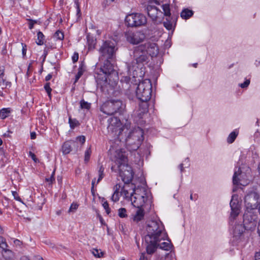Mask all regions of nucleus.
<instances>
[{"mask_svg": "<svg viewBox=\"0 0 260 260\" xmlns=\"http://www.w3.org/2000/svg\"><path fill=\"white\" fill-rule=\"evenodd\" d=\"M79 205L76 203H72L69 209V212H74L78 208Z\"/></svg>", "mask_w": 260, "mask_h": 260, "instance_id": "c03bdc74", "label": "nucleus"}, {"mask_svg": "<svg viewBox=\"0 0 260 260\" xmlns=\"http://www.w3.org/2000/svg\"><path fill=\"white\" fill-rule=\"evenodd\" d=\"M257 231H258V233L259 234V236H260V224H258V225Z\"/></svg>", "mask_w": 260, "mask_h": 260, "instance_id": "774afa93", "label": "nucleus"}, {"mask_svg": "<svg viewBox=\"0 0 260 260\" xmlns=\"http://www.w3.org/2000/svg\"><path fill=\"white\" fill-rule=\"evenodd\" d=\"M104 171V168L102 166H101L99 167V170L98 171L99 178L97 180L96 184H98L103 179V178L104 177V173H103Z\"/></svg>", "mask_w": 260, "mask_h": 260, "instance_id": "c9c22d12", "label": "nucleus"}, {"mask_svg": "<svg viewBox=\"0 0 260 260\" xmlns=\"http://www.w3.org/2000/svg\"><path fill=\"white\" fill-rule=\"evenodd\" d=\"M27 20L29 22H32L34 24L37 23V20H34L30 19H27Z\"/></svg>", "mask_w": 260, "mask_h": 260, "instance_id": "338daca9", "label": "nucleus"}, {"mask_svg": "<svg viewBox=\"0 0 260 260\" xmlns=\"http://www.w3.org/2000/svg\"><path fill=\"white\" fill-rule=\"evenodd\" d=\"M146 10L148 15L155 23L160 24L162 22L163 13L156 7L148 5L147 6Z\"/></svg>", "mask_w": 260, "mask_h": 260, "instance_id": "4468645a", "label": "nucleus"}, {"mask_svg": "<svg viewBox=\"0 0 260 260\" xmlns=\"http://www.w3.org/2000/svg\"><path fill=\"white\" fill-rule=\"evenodd\" d=\"M249 84H250V80L246 79L244 83L240 84V86L243 88H246L247 87H248V86L249 85Z\"/></svg>", "mask_w": 260, "mask_h": 260, "instance_id": "a18cd8bd", "label": "nucleus"}, {"mask_svg": "<svg viewBox=\"0 0 260 260\" xmlns=\"http://www.w3.org/2000/svg\"><path fill=\"white\" fill-rule=\"evenodd\" d=\"M12 192V194L14 196V198L15 200H16L17 201L21 200L20 197H18V193H17L16 191H13Z\"/></svg>", "mask_w": 260, "mask_h": 260, "instance_id": "3c124183", "label": "nucleus"}, {"mask_svg": "<svg viewBox=\"0 0 260 260\" xmlns=\"http://www.w3.org/2000/svg\"><path fill=\"white\" fill-rule=\"evenodd\" d=\"M140 183L141 185H145V181L144 180V179L143 178H141L140 179Z\"/></svg>", "mask_w": 260, "mask_h": 260, "instance_id": "69168bd1", "label": "nucleus"}, {"mask_svg": "<svg viewBox=\"0 0 260 260\" xmlns=\"http://www.w3.org/2000/svg\"><path fill=\"white\" fill-rule=\"evenodd\" d=\"M111 200L113 202H116L119 200V192L117 191H115L112 196L111 197Z\"/></svg>", "mask_w": 260, "mask_h": 260, "instance_id": "37998d69", "label": "nucleus"}, {"mask_svg": "<svg viewBox=\"0 0 260 260\" xmlns=\"http://www.w3.org/2000/svg\"><path fill=\"white\" fill-rule=\"evenodd\" d=\"M116 43L114 40H107L101 46L99 51L102 56L107 59H112L117 50Z\"/></svg>", "mask_w": 260, "mask_h": 260, "instance_id": "6e6552de", "label": "nucleus"}, {"mask_svg": "<svg viewBox=\"0 0 260 260\" xmlns=\"http://www.w3.org/2000/svg\"><path fill=\"white\" fill-rule=\"evenodd\" d=\"M29 155L35 162H37L38 161V159H37L36 155L34 153H32L31 151H29Z\"/></svg>", "mask_w": 260, "mask_h": 260, "instance_id": "09e8293b", "label": "nucleus"}, {"mask_svg": "<svg viewBox=\"0 0 260 260\" xmlns=\"http://www.w3.org/2000/svg\"><path fill=\"white\" fill-rule=\"evenodd\" d=\"M139 260H147V258L145 256V254L142 253L141 254Z\"/></svg>", "mask_w": 260, "mask_h": 260, "instance_id": "5fc2aeb1", "label": "nucleus"}, {"mask_svg": "<svg viewBox=\"0 0 260 260\" xmlns=\"http://www.w3.org/2000/svg\"><path fill=\"white\" fill-rule=\"evenodd\" d=\"M193 11L187 9L183 10L181 13V17L184 19H187L192 16Z\"/></svg>", "mask_w": 260, "mask_h": 260, "instance_id": "bb28decb", "label": "nucleus"}, {"mask_svg": "<svg viewBox=\"0 0 260 260\" xmlns=\"http://www.w3.org/2000/svg\"><path fill=\"white\" fill-rule=\"evenodd\" d=\"M34 24L32 22H29V28L31 29L34 27Z\"/></svg>", "mask_w": 260, "mask_h": 260, "instance_id": "680f3d73", "label": "nucleus"}, {"mask_svg": "<svg viewBox=\"0 0 260 260\" xmlns=\"http://www.w3.org/2000/svg\"><path fill=\"white\" fill-rule=\"evenodd\" d=\"M122 103L120 100H112L105 103L101 107V110L107 115H113L122 107Z\"/></svg>", "mask_w": 260, "mask_h": 260, "instance_id": "9b49d317", "label": "nucleus"}, {"mask_svg": "<svg viewBox=\"0 0 260 260\" xmlns=\"http://www.w3.org/2000/svg\"><path fill=\"white\" fill-rule=\"evenodd\" d=\"M20 260H30V259L27 256L23 255L21 257Z\"/></svg>", "mask_w": 260, "mask_h": 260, "instance_id": "bf43d9fd", "label": "nucleus"}, {"mask_svg": "<svg viewBox=\"0 0 260 260\" xmlns=\"http://www.w3.org/2000/svg\"><path fill=\"white\" fill-rule=\"evenodd\" d=\"M31 64L30 63L28 67V68H27V75H28L29 72H31L32 71V69H31Z\"/></svg>", "mask_w": 260, "mask_h": 260, "instance_id": "13d9d810", "label": "nucleus"}, {"mask_svg": "<svg viewBox=\"0 0 260 260\" xmlns=\"http://www.w3.org/2000/svg\"><path fill=\"white\" fill-rule=\"evenodd\" d=\"M115 0H106L107 5H110L112 3L114 2Z\"/></svg>", "mask_w": 260, "mask_h": 260, "instance_id": "e2e57ef3", "label": "nucleus"}, {"mask_svg": "<svg viewBox=\"0 0 260 260\" xmlns=\"http://www.w3.org/2000/svg\"><path fill=\"white\" fill-rule=\"evenodd\" d=\"M71 142H66L62 146V151L64 154H68L71 151Z\"/></svg>", "mask_w": 260, "mask_h": 260, "instance_id": "c85d7f7f", "label": "nucleus"}, {"mask_svg": "<svg viewBox=\"0 0 260 260\" xmlns=\"http://www.w3.org/2000/svg\"><path fill=\"white\" fill-rule=\"evenodd\" d=\"M14 243L16 246L20 247L22 244V242L20 241L19 240L15 239L14 241Z\"/></svg>", "mask_w": 260, "mask_h": 260, "instance_id": "603ef678", "label": "nucleus"}, {"mask_svg": "<svg viewBox=\"0 0 260 260\" xmlns=\"http://www.w3.org/2000/svg\"><path fill=\"white\" fill-rule=\"evenodd\" d=\"M80 108L82 109H85L89 110L90 108L91 104L87 102H85L84 100H82L80 102Z\"/></svg>", "mask_w": 260, "mask_h": 260, "instance_id": "72a5a7b5", "label": "nucleus"}, {"mask_svg": "<svg viewBox=\"0 0 260 260\" xmlns=\"http://www.w3.org/2000/svg\"><path fill=\"white\" fill-rule=\"evenodd\" d=\"M85 70V66L84 64L83 63H81L79 66V68L78 69V72L77 75L75 77V83L77 82L79 78L81 77V76L83 75L84 72Z\"/></svg>", "mask_w": 260, "mask_h": 260, "instance_id": "393cba45", "label": "nucleus"}, {"mask_svg": "<svg viewBox=\"0 0 260 260\" xmlns=\"http://www.w3.org/2000/svg\"><path fill=\"white\" fill-rule=\"evenodd\" d=\"M161 241L157 243V248L159 247L163 250L169 251L171 249L172 245L171 242L169 240L167 242H163L160 243Z\"/></svg>", "mask_w": 260, "mask_h": 260, "instance_id": "5701e85b", "label": "nucleus"}, {"mask_svg": "<svg viewBox=\"0 0 260 260\" xmlns=\"http://www.w3.org/2000/svg\"><path fill=\"white\" fill-rule=\"evenodd\" d=\"M230 207L232 210L230 218L234 219L240 213V205L237 195L234 194L232 196L230 202Z\"/></svg>", "mask_w": 260, "mask_h": 260, "instance_id": "dca6fc26", "label": "nucleus"}, {"mask_svg": "<svg viewBox=\"0 0 260 260\" xmlns=\"http://www.w3.org/2000/svg\"><path fill=\"white\" fill-rule=\"evenodd\" d=\"M37 44L38 45H42L44 44V35L42 32L39 31L37 34Z\"/></svg>", "mask_w": 260, "mask_h": 260, "instance_id": "2f4dec72", "label": "nucleus"}, {"mask_svg": "<svg viewBox=\"0 0 260 260\" xmlns=\"http://www.w3.org/2000/svg\"><path fill=\"white\" fill-rule=\"evenodd\" d=\"M246 211H254L260 208V196L255 192L248 193L244 200Z\"/></svg>", "mask_w": 260, "mask_h": 260, "instance_id": "9d476101", "label": "nucleus"}, {"mask_svg": "<svg viewBox=\"0 0 260 260\" xmlns=\"http://www.w3.org/2000/svg\"><path fill=\"white\" fill-rule=\"evenodd\" d=\"M91 153V151L90 148L86 150L84 156V161L85 162H87L89 161Z\"/></svg>", "mask_w": 260, "mask_h": 260, "instance_id": "58836bf2", "label": "nucleus"}, {"mask_svg": "<svg viewBox=\"0 0 260 260\" xmlns=\"http://www.w3.org/2000/svg\"><path fill=\"white\" fill-rule=\"evenodd\" d=\"M77 140L80 142L81 144H84L85 142V137L83 136H79L77 138Z\"/></svg>", "mask_w": 260, "mask_h": 260, "instance_id": "8fccbe9b", "label": "nucleus"}, {"mask_svg": "<svg viewBox=\"0 0 260 260\" xmlns=\"http://www.w3.org/2000/svg\"><path fill=\"white\" fill-rule=\"evenodd\" d=\"M87 43L88 44V49L92 50L95 47L96 44V39L93 37H90L89 35L87 36Z\"/></svg>", "mask_w": 260, "mask_h": 260, "instance_id": "a878e982", "label": "nucleus"}, {"mask_svg": "<svg viewBox=\"0 0 260 260\" xmlns=\"http://www.w3.org/2000/svg\"><path fill=\"white\" fill-rule=\"evenodd\" d=\"M158 53V48L157 45L148 42L136 47L134 50L133 55L137 64H143L147 62L148 56H156Z\"/></svg>", "mask_w": 260, "mask_h": 260, "instance_id": "f03ea898", "label": "nucleus"}, {"mask_svg": "<svg viewBox=\"0 0 260 260\" xmlns=\"http://www.w3.org/2000/svg\"><path fill=\"white\" fill-rule=\"evenodd\" d=\"M107 129L108 133L114 138L121 141L122 137V132L125 129L124 126H121L120 120L116 117H110L108 120ZM127 130V128H126Z\"/></svg>", "mask_w": 260, "mask_h": 260, "instance_id": "39448f33", "label": "nucleus"}, {"mask_svg": "<svg viewBox=\"0 0 260 260\" xmlns=\"http://www.w3.org/2000/svg\"><path fill=\"white\" fill-rule=\"evenodd\" d=\"M79 58V55L78 53H74L72 56V60L74 63L77 62Z\"/></svg>", "mask_w": 260, "mask_h": 260, "instance_id": "de8ad7c7", "label": "nucleus"}, {"mask_svg": "<svg viewBox=\"0 0 260 260\" xmlns=\"http://www.w3.org/2000/svg\"><path fill=\"white\" fill-rule=\"evenodd\" d=\"M179 168H180V171L181 172H183L184 171V168H183V164H181L180 165H179Z\"/></svg>", "mask_w": 260, "mask_h": 260, "instance_id": "0e129e2a", "label": "nucleus"}, {"mask_svg": "<svg viewBox=\"0 0 260 260\" xmlns=\"http://www.w3.org/2000/svg\"><path fill=\"white\" fill-rule=\"evenodd\" d=\"M102 202H103V206L104 208V209H105L107 213L108 214H109L110 212V209L109 207V204H108L107 201H105V199H103Z\"/></svg>", "mask_w": 260, "mask_h": 260, "instance_id": "ea45409f", "label": "nucleus"}, {"mask_svg": "<svg viewBox=\"0 0 260 260\" xmlns=\"http://www.w3.org/2000/svg\"><path fill=\"white\" fill-rule=\"evenodd\" d=\"M166 258H171V260H175V258L174 257V255L172 253H168L166 255Z\"/></svg>", "mask_w": 260, "mask_h": 260, "instance_id": "864d4df0", "label": "nucleus"}, {"mask_svg": "<svg viewBox=\"0 0 260 260\" xmlns=\"http://www.w3.org/2000/svg\"><path fill=\"white\" fill-rule=\"evenodd\" d=\"M92 253L96 257H102L104 255V252L102 251L101 249H93L92 250Z\"/></svg>", "mask_w": 260, "mask_h": 260, "instance_id": "473e14b6", "label": "nucleus"}, {"mask_svg": "<svg viewBox=\"0 0 260 260\" xmlns=\"http://www.w3.org/2000/svg\"><path fill=\"white\" fill-rule=\"evenodd\" d=\"M52 78V75L48 74L45 78L46 81H49Z\"/></svg>", "mask_w": 260, "mask_h": 260, "instance_id": "052dcab7", "label": "nucleus"}, {"mask_svg": "<svg viewBox=\"0 0 260 260\" xmlns=\"http://www.w3.org/2000/svg\"><path fill=\"white\" fill-rule=\"evenodd\" d=\"M257 215L253 211H246L243 215V224L247 230H252L255 228L257 223Z\"/></svg>", "mask_w": 260, "mask_h": 260, "instance_id": "f8f14e48", "label": "nucleus"}, {"mask_svg": "<svg viewBox=\"0 0 260 260\" xmlns=\"http://www.w3.org/2000/svg\"><path fill=\"white\" fill-rule=\"evenodd\" d=\"M238 136V133L236 131L232 132L229 136L227 139L228 143L231 144L232 143Z\"/></svg>", "mask_w": 260, "mask_h": 260, "instance_id": "7c9ffc66", "label": "nucleus"}, {"mask_svg": "<svg viewBox=\"0 0 260 260\" xmlns=\"http://www.w3.org/2000/svg\"><path fill=\"white\" fill-rule=\"evenodd\" d=\"M115 162L118 167L124 165L127 163V158L126 156L125 152L123 151L121 149L117 150L115 152L114 154Z\"/></svg>", "mask_w": 260, "mask_h": 260, "instance_id": "f3484780", "label": "nucleus"}, {"mask_svg": "<svg viewBox=\"0 0 260 260\" xmlns=\"http://www.w3.org/2000/svg\"><path fill=\"white\" fill-rule=\"evenodd\" d=\"M54 175L55 170L52 172L51 176L50 177L46 178L45 179L46 181L49 183V184H51L55 181Z\"/></svg>", "mask_w": 260, "mask_h": 260, "instance_id": "a19ab883", "label": "nucleus"}, {"mask_svg": "<svg viewBox=\"0 0 260 260\" xmlns=\"http://www.w3.org/2000/svg\"><path fill=\"white\" fill-rule=\"evenodd\" d=\"M44 88H45L46 91L47 92V93H48V96L50 98L51 97V92L52 91V89L50 88V83H47L44 86Z\"/></svg>", "mask_w": 260, "mask_h": 260, "instance_id": "79ce46f5", "label": "nucleus"}, {"mask_svg": "<svg viewBox=\"0 0 260 260\" xmlns=\"http://www.w3.org/2000/svg\"><path fill=\"white\" fill-rule=\"evenodd\" d=\"M115 78L114 84L117 78V73L114 69L113 64L107 59L104 62L103 66L101 67L99 73H98L96 79L100 83H108L110 84L111 78Z\"/></svg>", "mask_w": 260, "mask_h": 260, "instance_id": "20e7f679", "label": "nucleus"}, {"mask_svg": "<svg viewBox=\"0 0 260 260\" xmlns=\"http://www.w3.org/2000/svg\"><path fill=\"white\" fill-rule=\"evenodd\" d=\"M131 202L135 207L145 208L149 210L151 206L150 196L144 186L135 185L134 194H132Z\"/></svg>", "mask_w": 260, "mask_h": 260, "instance_id": "7ed1b4c3", "label": "nucleus"}, {"mask_svg": "<svg viewBox=\"0 0 260 260\" xmlns=\"http://www.w3.org/2000/svg\"><path fill=\"white\" fill-rule=\"evenodd\" d=\"M137 210L135 214L133 215V220L134 222H138L142 220L144 217V210H146L145 208L136 207Z\"/></svg>", "mask_w": 260, "mask_h": 260, "instance_id": "4be33fe9", "label": "nucleus"}, {"mask_svg": "<svg viewBox=\"0 0 260 260\" xmlns=\"http://www.w3.org/2000/svg\"><path fill=\"white\" fill-rule=\"evenodd\" d=\"M125 37L128 42L136 45L143 42L145 39L146 36L141 31H128L125 33Z\"/></svg>", "mask_w": 260, "mask_h": 260, "instance_id": "2eb2a0df", "label": "nucleus"}, {"mask_svg": "<svg viewBox=\"0 0 260 260\" xmlns=\"http://www.w3.org/2000/svg\"><path fill=\"white\" fill-rule=\"evenodd\" d=\"M21 45L22 46V52L23 56L24 57L26 55V50H27V46L26 44L24 43H21Z\"/></svg>", "mask_w": 260, "mask_h": 260, "instance_id": "49530a36", "label": "nucleus"}, {"mask_svg": "<svg viewBox=\"0 0 260 260\" xmlns=\"http://www.w3.org/2000/svg\"><path fill=\"white\" fill-rule=\"evenodd\" d=\"M162 7L164 11V12H162L164 16H171L170 5L169 4H165L162 6Z\"/></svg>", "mask_w": 260, "mask_h": 260, "instance_id": "c756f323", "label": "nucleus"}, {"mask_svg": "<svg viewBox=\"0 0 260 260\" xmlns=\"http://www.w3.org/2000/svg\"><path fill=\"white\" fill-rule=\"evenodd\" d=\"M147 235L145 237V241L147 244L146 251L148 254L153 253L156 248L157 243L165 240L167 235L164 226L159 220H151L147 226Z\"/></svg>", "mask_w": 260, "mask_h": 260, "instance_id": "f257e3e1", "label": "nucleus"}, {"mask_svg": "<svg viewBox=\"0 0 260 260\" xmlns=\"http://www.w3.org/2000/svg\"><path fill=\"white\" fill-rule=\"evenodd\" d=\"M245 175L243 174L240 170V169L239 168L237 171H235L233 177V182L235 185H244V183H242L243 180L244 179V176Z\"/></svg>", "mask_w": 260, "mask_h": 260, "instance_id": "aec40b11", "label": "nucleus"}, {"mask_svg": "<svg viewBox=\"0 0 260 260\" xmlns=\"http://www.w3.org/2000/svg\"><path fill=\"white\" fill-rule=\"evenodd\" d=\"M10 108H3L0 111V118L4 119L8 117L11 112Z\"/></svg>", "mask_w": 260, "mask_h": 260, "instance_id": "cd10ccee", "label": "nucleus"}, {"mask_svg": "<svg viewBox=\"0 0 260 260\" xmlns=\"http://www.w3.org/2000/svg\"><path fill=\"white\" fill-rule=\"evenodd\" d=\"M143 131L139 127L135 128L126 138V143L127 145L132 146V149L137 150L143 140Z\"/></svg>", "mask_w": 260, "mask_h": 260, "instance_id": "0eeeda50", "label": "nucleus"}, {"mask_svg": "<svg viewBox=\"0 0 260 260\" xmlns=\"http://www.w3.org/2000/svg\"><path fill=\"white\" fill-rule=\"evenodd\" d=\"M177 18L171 17V16L166 17L165 20L162 21L164 27L168 30H174L176 24Z\"/></svg>", "mask_w": 260, "mask_h": 260, "instance_id": "6ab92c4d", "label": "nucleus"}, {"mask_svg": "<svg viewBox=\"0 0 260 260\" xmlns=\"http://www.w3.org/2000/svg\"><path fill=\"white\" fill-rule=\"evenodd\" d=\"M8 246L5 238H4L3 237L0 236V248H2L6 253L10 254V255L8 257H6V259L9 260L13 258V253L11 250L7 249Z\"/></svg>", "mask_w": 260, "mask_h": 260, "instance_id": "412c9836", "label": "nucleus"}, {"mask_svg": "<svg viewBox=\"0 0 260 260\" xmlns=\"http://www.w3.org/2000/svg\"><path fill=\"white\" fill-rule=\"evenodd\" d=\"M53 37L57 40L61 41L64 38V35L62 31L57 30L54 34Z\"/></svg>", "mask_w": 260, "mask_h": 260, "instance_id": "f704fd0d", "label": "nucleus"}, {"mask_svg": "<svg viewBox=\"0 0 260 260\" xmlns=\"http://www.w3.org/2000/svg\"><path fill=\"white\" fill-rule=\"evenodd\" d=\"M129 186V183L126 184L123 187L121 190L122 194L124 195L125 198H130L131 200L132 194H134L135 187L133 188V192L129 193L127 188Z\"/></svg>", "mask_w": 260, "mask_h": 260, "instance_id": "b1692460", "label": "nucleus"}, {"mask_svg": "<svg viewBox=\"0 0 260 260\" xmlns=\"http://www.w3.org/2000/svg\"><path fill=\"white\" fill-rule=\"evenodd\" d=\"M152 84L150 80L140 82L136 89V96L142 102H147L151 96Z\"/></svg>", "mask_w": 260, "mask_h": 260, "instance_id": "423d86ee", "label": "nucleus"}, {"mask_svg": "<svg viewBox=\"0 0 260 260\" xmlns=\"http://www.w3.org/2000/svg\"><path fill=\"white\" fill-rule=\"evenodd\" d=\"M69 123L70 127L72 128H74L76 126H78L79 124V123L78 120L76 119H72L71 118H69Z\"/></svg>", "mask_w": 260, "mask_h": 260, "instance_id": "e433bc0d", "label": "nucleus"}, {"mask_svg": "<svg viewBox=\"0 0 260 260\" xmlns=\"http://www.w3.org/2000/svg\"><path fill=\"white\" fill-rule=\"evenodd\" d=\"M125 22L128 26L139 27L147 23V18L141 13H132L126 16Z\"/></svg>", "mask_w": 260, "mask_h": 260, "instance_id": "1a4fd4ad", "label": "nucleus"}, {"mask_svg": "<svg viewBox=\"0 0 260 260\" xmlns=\"http://www.w3.org/2000/svg\"><path fill=\"white\" fill-rule=\"evenodd\" d=\"M119 176L125 184L129 183L133 178L134 172L132 167L127 163L118 167Z\"/></svg>", "mask_w": 260, "mask_h": 260, "instance_id": "ddd939ff", "label": "nucleus"}, {"mask_svg": "<svg viewBox=\"0 0 260 260\" xmlns=\"http://www.w3.org/2000/svg\"><path fill=\"white\" fill-rule=\"evenodd\" d=\"M118 215L121 218H124L127 216L126 210L124 208H121L118 210Z\"/></svg>", "mask_w": 260, "mask_h": 260, "instance_id": "4c0bfd02", "label": "nucleus"}, {"mask_svg": "<svg viewBox=\"0 0 260 260\" xmlns=\"http://www.w3.org/2000/svg\"><path fill=\"white\" fill-rule=\"evenodd\" d=\"M255 260H260V252H256L255 255Z\"/></svg>", "mask_w": 260, "mask_h": 260, "instance_id": "4d7b16f0", "label": "nucleus"}, {"mask_svg": "<svg viewBox=\"0 0 260 260\" xmlns=\"http://www.w3.org/2000/svg\"><path fill=\"white\" fill-rule=\"evenodd\" d=\"M11 85V82L7 81L5 78L4 67H0V96H4V94L1 90L10 87Z\"/></svg>", "mask_w": 260, "mask_h": 260, "instance_id": "a211bd4d", "label": "nucleus"}, {"mask_svg": "<svg viewBox=\"0 0 260 260\" xmlns=\"http://www.w3.org/2000/svg\"><path fill=\"white\" fill-rule=\"evenodd\" d=\"M30 138L31 139H35L36 138V134L35 132H31L30 133Z\"/></svg>", "mask_w": 260, "mask_h": 260, "instance_id": "6e6d98bb", "label": "nucleus"}]
</instances>
